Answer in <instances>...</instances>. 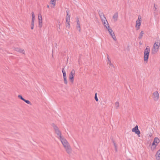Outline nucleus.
Masks as SVG:
<instances>
[{
  "label": "nucleus",
  "mask_w": 160,
  "mask_h": 160,
  "mask_svg": "<svg viewBox=\"0 0 160 160\" xmlns=\"http://www.w3.org/2000/svg\"><path fill=\"white\" fill-rule=\"evenodd\" d=\"M65 151L68 153H70L72 149L69 143L65 138L63 137L59 139Z\"/></svg>",
  "instance_id": "f257e3e1"
},
{
  "label": "nucleus",
  "mask_w": 160,
  "mask_h": 160,
  "mask_svg": "<svg viewBox=\"0 0 160 160\" xmlns=\"http://www.w3.org/2000/svg\"><path fill=\"white\" fill-rule=\"evenodd\" d=\"M160 47V40H157L154 43L152 49V53H156L159 50Z\"/></svg>",
  "instance_id": "f03ea898"
},
{
  "label": "nucleus",
  "mask_w": 160,
  "mask_h": 160,
  "mask_svg": "<svg viewBox=\"0 0 160 160\" xmlns=\"http://www.w3.org/2000/svg\"><path fill=\"white\" fill-rule=\"evenodd\" d=\"M51 125L53 127L55 133L57 135V138L59 139L63 138V137L62 136L61 132L58 126L54 123H52Z\"/></svg>",
  "instance_id": "7ed1b4c3"
},
{
  "label": "nucleus",
  "mask_w": 160,
  "mask_h": 160,
  "mask_svg": "<svg viewBox=\"0 0 160 160\" xmlns=\"http://www.w3.org/2000/svg\"><path fill=\"white\" fill-rule=\"evenodd\" d=\"M160 142V139L157 137H155L153 139L152 143L150 146V149L152 151L156 149L157 146Z\"/></svg>",
  "instance_id": "20e7f679"
},
{
  "label": "nucleus",
  "mask_w": 160,
  "mask_h": 160,
  "mask_svg": "<svg viewBox=\"0 0 160 160\" xmlns=\"http://www.w3.org/2000/svg\"><path fill=\"white\" fill-rule=\"evenodd\" d=\"M150 52V47L149 46H147L144 51L143 60L146 63H147L148 62Z\"/></svg>",
  "instance_id": "39448f33"
},
{
  "label": "nucleus",
  "mask_w": 160,
  "mask_h": 160,
  "mask_svg": "<svg viewBox=\"0 0 160 160\" xmlns=\"http://www.w3.org/2000/svg\"><path fill=\"white\" fill-rule=\"evenodd\" d=\"M66 17L65 20V25L67 28L69 29L70 28V11L68 9H67L66 11Z\"/></svg>",
  "instance_id": "423d86ee"
},
{
  "label": "nucleus",
  "mask_w": 160,
  "mask_h": 160,
  "mask_svg": "<svg viewBox=\"0 0 160 160\" xmlns=\"http://www.w3.org/2000/svg\"><path fill=\"white\" fill-rule=\"evenodd\" d=\"M75 73V70L72 69L70 71L69 74L68 78L69 82L72 84L74 82V78Z\"/></svg>",
  "instance_id": "0eeeda50"
},
{
  "label": "nucleus",
  "mask_w": 160,
  "mask_h": 160,
  "mask_svg": "<svg viewBox=\"0 0 160 160\" xmlns=\"http://www.w3.org/2000/svg\"><path fill=\"white\" fill-rule=\"evenodd\" d=\"M101 18L103 24L106 27V29L108 30H110L111 28L109 27L108 23L106 20V19L103 14H102L101 16Z\"/></svg>",
  "instance_id": "6e6552de"
},
{
  "label": "nucleus",
  "mask_w": 160,
  "mask_h": 160,
  "mask_svg": "<svg viewBox=\"0 0 160 160\" xmlns=\"http://www.w3.org/2000/svg\"><path fill=\"white\" fill-rule=\"evenodd\" d=\"M142 18L141 16L139 15L137 20L136 21L135 27L137 29H139L141 24Z\"/></svg>",
  "instance_id": "1a4fd4ad"
},
{
  "label": "nucleus",
  "mask_w": 160,
  "mask_h": 160,
  "mask_svg": "<svg viewBox=\"0 0 160 160\" xmlns=\"http://www.w3.org/2000/svg\"><path fill=\"white\" fill-rule=\"evenodd\" d=\"M152 97L154 101H158L159 98V94L158 92L157 91L154 92L152 93Z\"/></svg>",
  "instance_id": "9d476101"
},
{
  "label": "nucleus",
  "mask_w": 160,
  "mask_h": 160,
  "mask_svg": "<svg viewBox=\"0 0 160 160\" xmlns=\"http://www.w3.org/2000/svg\"><path fill=\"white\" fill-rule=\"evenodd\" d=\"M62 72L63 74L64 83L66 85H67L68 83V81L67 79V75L66 72V71L63 68L62 70Z\"/></svg>",
  "instance_id": "9b49d317"
},
{
  "label": "nucleus",
  "mask_w": 160,
  "mask_h": 160,
  "mask_svg": "<svg viewBox=\"0 0 160 160\" xmlns=\"http://www.w3.org/2000/svg\"><path fill=\"white\" fill-rule=\"evenodd\" d=\"M132 131L134 132L136 134H137L138 137H140V132L138 129V127L137 125L132 129Z\"/></svg>",
  "instance_id": "f8f14e48"
},
{
  "label": "nucleus",
  "mask_w": 160,
  "mask_h": 160,
  "mask_svg": "<svg viewBox=\"0 0 160 160\" xmlns=\"http://www.w3.org/2000/svg\"><path fill=\"white\" fill-rule=\"evenodd\" d=\"M38 19L39 26L40 27H42V18L41 14H39L38 15Z\"/></svg>",
  "instance_id": "ddd939ff"
},
{
  "label": "nucleus",
  "mask_w": 160,
  "mask_h": 160,
  "mask_svg": "<svg viewBox=\"0 0 160 160\" xmlns=\"http://www.w3.org/2000/svg\"><path fill=\"white\" fill-rule=\"evenodd\" d=\"M35 16L33 12H32V22L31 29H33L34 28Z\"/></svg>",
  "instance_id": "4468645a"
},
{
  "label": "nucleus",
  "mask_w": 160,
  "mask_h": 160,
  "mask_svg": "<svg viewBox=\"0 0 160 160\" xmlns=\"http://www.w3.org/2000/svg\"><path fill=\"white\" fill-rule=\"evenodd\" d=\"M15 50L21 53L22 54H25V51L22 48H15Z\"/></svg>",
  "instance_id": "2eb2a0df"
},
{
  "label": "nucleus",
  "mask_w": 160,
  "mask_h": 160,
  "mask_svg": "<svg viewBox=\"0 0 160 160\" xmlns=\"http://www.w3.org/2000/svg\"><path fill=\"white\" fill-rule=\"evenodd\" d=\"M107 64L110 69H113L114 68V66L111 63V61L109 59L107 61Z\"/></svg>",
  "instance_id": "dca6fc26"
},
{
  "label": "nucleus",
  "mask_w": 160,
  "mask_h": 160,
  "mask_svg": "<svg viewBox=\"0 0 160 160\" xmlns=\"http://www.w3.org/2000/svg\"><path fill=\"white\" fill-rule=\"evenodd\" d=\"M18 97L21 99V100H22L23 101H24L25 102H26L27 103V104H31V102H30L28 100H25V99L22 97V95H19L18 96Z\"/></svg>",
  "instance_id": "f3484780"
},
{
  "label": "nucleus",
  "mask_w": 160,
  "mask_h": 160,
  "mask_svg": "<svg viewBox=\"0 0 160 160\" xmlns=\"http://www.w3.org/2000/svg\"><path fill=\"white\" fill-rule=\"evenodd\" d=\"M109 32L114 40H116V37L113 31H108Z\"/></svg>",
  "instance_id": "a211bd4d"
},
{
  "label": "nucleus",
  "mask_w": 160,
  "mask_h": 160,
  "mask_svg": "<svg viewBox=\"0 0 160 160\" xmlns=\"http://www.w3.org/2000/svg\"><path fill=\"white\" fill-rule=\"evenodd\" d=\"M155 157L157 160H159L160 159V149L157 152L155 155Z\"/></svg>",
  "instance_id": "6ab92c4d"
},
{
  "label": "nucleus",
  "mask_w": 160,
  "mask_h": 160,
  "mask_svg": "<svg viewBox=\"0 0 160 160\" xmlns=\"http://www.w3.org/2000/svg\"><path fill=\"white\" fill-rule=\"evenodd\" d=\"M118 18V14L117 13H115L113 16L112 19L114 21H116Z\"/></svg>",
  "instance_id": "aec40b11"
},
{
  "label": "nucleus",
  "mask_w": 160,
  "mask_h": 160,
  "mask_svg": "<svg viewBox=\"0 0 160 160\" xmlns=\"http://www.w3.org/2000/svg\"><path fill=\"white\" fill-rule=\"evenodd\" d=\"M115 105L117 108H118L119 106V104L118 102H116L115 103Z\"/></svg>",
  "instance_id": "412c9836"
},
{
  "label": "nucleus",
  "mask_w": 160,
  "mask_h": 160,
  "mask_svg": "<svg viewBox=\"0 0 160 160\" xmlns=\"http://www.w3.org/2000/svg\"><path fill=\"white\" fill-rule=\"evenodd\" d=\"M77 27L78 29H80V25L79 22L78 20L77 21Z\"/></svg>",
  "instance_id": "4be33fe9"
},
{
  "label": "nucleus",
  "mask_w": 160,
  "mask_h": 160,
  "mask_svg": "<svg viewBox=\"0 0 160 160\" xmlns=\"http://www.w3.org/2000/svg\"><path fill=\"white\" fill-rule=\"evenodd\" d=\"M95 99L97 102L98 101V100L97 96V93H96L95 95Z\"/></svg>",
  "instance_id": "5701e85b"
},
{
  "label": "nucleus",
  "mask_w": 160,
  "mask_h": 160,
  "mask_svg": "<svg viewBox=\"0 0 160 160\" xmlns=\"http://www.w3.org/2000/svg\"><path fill=\"white\" fill-rule=\"evenodd\" d=\"M143 33H143V31H141V32L140 34V36L141 38L142 36Z\"/></svg>",
  "instance_id": "b1692460"
},
{
  "label": "nucleus",
  "mask_w": 160,
  "mask_h": 160,
  "mask_svg": "<svg viewBox=\"0 0 160 160\" xmlns=\"http://www.w3.org/2000/svg\"><path fill=\"white\" fill-rule=\"evenodd\" d=\"M47 7H48V8H49V5H47Z\"/></svg>",
  "instance_id": "393cba45"
}]
</instances>
